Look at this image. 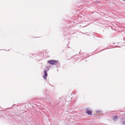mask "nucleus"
<instances>
[{"mask_svg": "<svg viewBox=\"0 0 125 125\" xmlns=\"http://www.w3.org/2000/svg\"><path fill=\"white\" fill-rule=\"evenodd\" d=\"M57 62L55 63V64L56 65V66L57 68H59L60 67V63L59 62H58V60H57Z\"/></svg>", "mask_w": 125, "mask_h": 125, "instance_id": "nucleus-5", "label": "nucleus"}, {"mask_svg": "<svg viewBox=\"0 0 125 125\" xmlns=\"http://www.w3.org/2000/svg\"><path fill=\"white\" fill-rule=\"evenodd\" d=\"M87 26V25L86 26H83V27H85V26Z\"/></svg>", "mask_w": 125, "mask_h": 125, "instance_id": "nucleus-12", "label": "nucleus"}, {"mask_svg": "<svg viewBox=\"0 0 125 125\" xmlns=\"http://www.w3.org/2000/svg\"><path fill=\"white\" fill-rule=\"evenodd\" d=\"M59 103V102H58L57 103H56V104H58V103Z\"/></svg>", "mask_w": 125, "mask_h": 125, "instance_id": "nucleus-10", "label": "nucleus"}, {"mask_svg": "<svg viewBox=\"0 0 125 125\" xmlns=\"http://www.w3.org/2000/svg\"><path fill=\"white\" fill-rule=\"evenodd\" d=\"M44 76H43V78L44 79H46L47 76V73L46 71L45 70H44Z\"/></svg>", "mask_w": 125, "mask_h": 125, "instance_id": "nucleus-3", "label": "nucleus"}, {"mask_svg": "<svg viewBox=\"0 0 125 125\" xmlns=\"http://www.w3.org/2000/svg\"><path fill=\"white\" fill-rule=\"evenodd\" d=\"M49 96H47L46 98V100H48L49 99Z\"/></svg>", "mask_w": 125, "mask_h": 125, "instance_id": "nucleus-7", "label": "nucleus"}, {"mask_svg": "<svg viewBox=\"0 0 125 125\" xmlns=\"http://www.w3.org/2000/svg\"><path fill=\"white\" fill-rule=\"evenodd\" d=\"M47 62L51 65H54L55 63L57 62V61L54 60H50L48 61Z\"/></svg>", "mask_w": 125, "mask_h": 125, "instance_id": "nucleus-1", "label": "nucleus"}, {"mask_svg": "<svg viewBox=\"0 0 125 125\" xmlns=\"http://www.w3.org/2000/svg\"><path fill=\"white\" fill-rule=\"evenodd\" d=\"M121 123L123 125H125V119L123 120Z\"/></svg>", "mask_w": 125, "mask_h": 125, "instance_id": "nucleus-6", "label": "nucleus"}, {"mask_svg": "<svg viewBox=\"0 0 125 125\" xmlns=\"http://www.w3.org/2000/svg\"><path fill=\"white\" fill-rule=\"evenodd\" d=\"M35 100L36 101H38L39 100V99L38 98H36L35 99Z\"/></svg>", "mask_w": 125, "mask_h": 125, "instance_id": "nucleus-9", "label": "nucleus"}, {"mask_svg": "<svg viewBox=\"0 0 125 125\" xmlns=\"http://www.w3.org/2000/svg\"><path fill=\"white\" fill-rule=\"evenodd\" d=\"M86 113L89 115H92V111L89 110L88 108H87L86 109Z\"/></svg>", "mask_w": 125, "mask_h": 125, "instance_id": "nucleus-2", "label": "nucleus"}, {"mask_svg": "<svg viewBox=\"0 0 125 125\" xmlns=\"http://www.w3.org/2000/svg\"><path fill=\"white\" fill-rule=\"evenodd\" d=\"M100 112V111L99 110H97L96 111V113H98V112Z\"/></svg>", "mask_w": 125, "mask_h": 125, "instance_id": "nucleus-8", "label": "nucleus"}, {"mask_svg": "<svg viewBox=\"0 0 125 125\" xmlns=\"http://www.w3.org/2000/svg\"><path fill=\"white\" fill-rule=\"evenodd\" d=\"M14 105H14H13L12 106V107H11V108H12V107H13V105Z\"/></svg>", "mask_w": 125, "mask_h": 125, "instance_id": "nucleus-11", "label": "nucleus"}, {"mask_svg": "<svg viewBox=\"0 0 125 125\" xmlns=\"http://www.w3.org/2000/svg\"><path fill=\"white\" fill-rule=\"evenodd\" d=\"M112 118L114 121H116L117 120L118 117L117 115H115Z\"/></svg>", "mask_w": 125, "mask_h": 125, "instance_id": "nucleus-4", "label": "nucleus"}]
</instances>
